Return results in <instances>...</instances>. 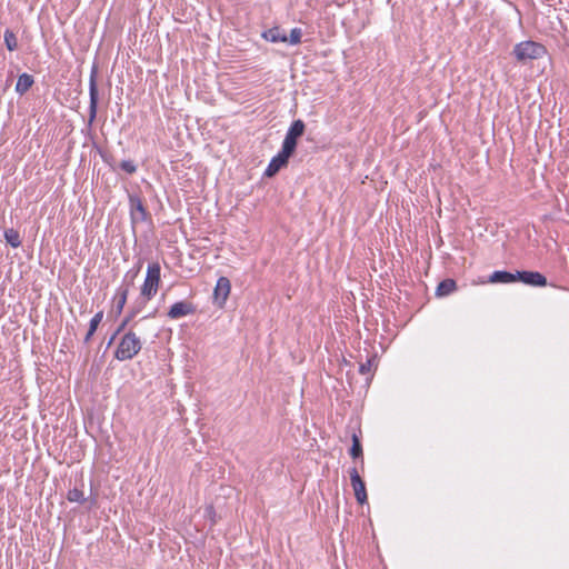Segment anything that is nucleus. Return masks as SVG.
Segmentation results:
<instances>
[{
  "instance_id": "obj_1",
  "label": "nucleus",
  "mask_w": 569,
  "mask_h": 569,
  "mask_svg": "<svg viewBox=\"0 0 569 569\" xmlns=\"http://www.w3.org/2000/svg\"><path fill=\"white\" fill-rule=\"evenodd\" d=\"M141 348L140 338L132 330H129L120 338L114 358L119 361L131 360L140 352Z\"/></svg>"
},
{
  "instance_id": "obj_2",
  "label": "nucleus",
  "mask_w": 569,
  "mask_h": 569,
  "mask_svg": "<svg viewBox=\"0 0 569 569\" xmlns=\"http://www.w3.org/2000/svg\"><path fill=\"white\" fill-rule=\"evenodd\" d=\"M546 53V47L532 40L519 42L513 47L512 50V54L515 56L516 60L520 63H526L529 60L540 59Z\"/></svg>"
},
{
  "instance_id": "obj_3",
  "label": "nucleus",
  "mask_w": 569,
  "mask_h": 569,
  "mask_svg": "<svg viewBox=\"0 0 569 569\" xmlns=\"http://www.w3.org/2000/svg\"><path fill=\"white\" fill-rule=\"evenodd\" d=\"M161 267L158 262L148 266L147 276L141 287L140 298H143V305L151 300L158 292L161 282Z\"/></svg>"
},
{
  "instance_id": "obj_4",
  "label": "nucleus",
  "mask_w": 569,
  "mask_h": 569,
  "mask_svg": "<svg viewBox=\"0 0 569 569\" xmlns=\"http://www.w3.org/2000/svg\"><path fill=\"white\" fill-rule=\"evenodd\" d=\"M305 131L306 124L301 119L292 121L286 133L281 148L295 154L298 146V140L305 134Z\"/></svg>"
},
{
  "instance_id": "obj_5",
  "label": "nucleus",
  "mask_w": 569,
  "mask_h": 569,
  "mask_svg": "<svg viewBox=\"0 0 569 569\" xmlns=\"http://www.w3.org/2000/svg\"><path fill=\"white\" fill-rule=\"evenodd\" d=\"M129 207L132 224L147 221L150 218V213L139 193H129Z\"/></svg>"
},
{
  "instance_id": "obj_6",
  "label": "nucleus",
  "mask_w": 569,
  "mask_h": 569,
  "mask_svg": "<svg viewBox=\"0 0 569 569\" xmlns=\"http://www.w3.org/2000/svg\"><path fill=\"white\" fill-rule=\"evenodd\" d=\"M97 77H98V67H97V64H93L91 68L90 78H89V96H90L89 124H91L97 117L98 100H99Z\"/></svg>"
},
{
  "instance_id": "obj_7",
  "label": "nucleus",
  "mask_w": 569,
  "mask_h": 569,
  "mask_svg": "<svg viewBox=\"0 0 569 569\" xmlns=\"http://www.w3.org/2000/svg\"><path fill=\"white\" fill-rule=\"evenodd\" d=\"M350 481L355 491L356 500L359 505H363L368 501V495L366 483L361 479L359 470L355 467L349 470Z\"/></svg>"
},
{
  "instance_id": "obj_8",
  "label": "nucleus",
  "mask_w": 569,
  "mask_h": 569,
  "mask_svg": "<svg viewBox=\"0 0 569 569\" xmlns=\"http://www.w3.org/2000/svg\"><path fill=\"white\" fill-rule=\"evenodd\" d=\"M293 154L281 148V150L276 154L269 162L264 176L271 178L276 176L282 168L288 166L289 159Z\"/></svg>"
},
{
  "instance_id": "obj_9",
  "label": "nucleus",
  "mask_w": 569,
  "mask_h": 569,
  "mask_svg": "<svg viewBox=\"0 0 569 569\" xmlns=\"http://www.w3.org/2000/svg\"><path fill=\"white\" fill-rule=\"evenodd\" d=\"M517 281H520L530 287H546L548 284L547 278L538 271H517Z\"/></svg>"
},
{
  "instance_id": "obj_10",
  "label": "nucleus",
  "mask_w": 569,
  "mask_h": 569,
  "mask_svg": "<svg viewBox=\"0 0 569 569\" xmlns=\"http://www.w3.org/2000/svg\"><path fill=\"white\" fill-rule=\"evenodd\" d=\"M196 312V306L187 300L173 303L167 312L170 319H180L182 317L193 315Z\"/></svg>"
},
{
  "instance_id": "obj_11",
  "label": "nucleus",
  "mask_w": 569,
  "mask_h": 569,
  "mask_svg": "<svg viewBox=\"0 0 569 569\" xmlns=\"http://www.w3.org/2000/svg\"><path fill=\"white\" fill-rule=\"evenodd\" d=\"M231 290V282L227 277H220L217 281L216 288L213 290V299L220 307H222Z\"/></svg>"
},
{
  "instance_id": "obj_12",
  "label": "nucleus",
  "mask_w": 569,
  "mask_h": 569,
  "mask_svg": "<svg viewBox=\"0 0 569 569\" xmlns=\"http://www.w3.org/2000/svg\"><path fill=\"white\" fill-rule=\"evenodd\" d=\"M489 281L492 283H511L517 281V271L509 272L505 270H497L491 273Z\"/></svg>"
},
{
  "instance_id": "obj_13",
  "label": "nucleus",
  "mask_w": 569,
  "mask_h": 569,
  "mask_svg": "<svg viewBox=\"0 0 569 569\" xmlns=\"http://www.w3.org/2000/svg\"><path fill=\"white\" fill-rule=\"evenodd\" d=\"M262 38L270 42H287V34L280 27H273L262 32Z\"/></svg>"
},
{
  "instance_id": "obj_14",
  "label": "nucleus",
  "mask_w": 569,
  "mask_h": 569,
  "mask_svg": "<svg viewBox=\"0 0 569 569\" xmlns=\"http://www.w3.org/2000/svg\"><path fill=\"white\" fill-rule=\"evenodd\" d=\"M349 455L352 459H360V468L363 469L365 461L362 445L360 438L356 433L352 435V446L349 450Z\"/></svg>"
},
{
  "instance_id": "obj_15",
  "label": "nucleus",
  "mask_w": 569,
  "mask_h": 569,
  "mask_svg": "<svg viewBox=\"0 0 569 569\" xmlns=\"http://www.w3.org/2000/svg\"><path fill=\"white\" fill-rule=\"evenodd\" d=\"M34 79L29 73H22L19 76L17 84H16V91L22 96L26 92L29 91V89L33 86Z\"/></svg>"
},
{
  "instance_id": "obj_16",
  "label": "nucleus",
  "mask_w": 569,
  "mask_h": 569,
  "mask_svg": "<svg viewBox=\"0 0 569 569\" xmlns=\"http://www.w3.org/2000/svg\"><path fill=\"white\" fill-rule=\"evenodd\" d=\"M456 289H457L456 281L453 279L448 278V279L442 280L438 284V287L436 289V295L438 297H446V296L452 293L453 291H456Z\"/></svg>"
},
{
  "instance_id": "obj_17",
  "label": "nucleus",
  "mask_w": 569,
  "mask_h": 569,
  "mask_svg": "<svg viewBox=\"0 0 569 569\" xmlns=\"http://www.w3.org/2000/svg\"><path fill=\"white\" fill-rule=\"evenodd\" d=\"M102 319H103V311H99L92 317V319L90 320V323H89V330L83 339V343L88 345L90 342L92 336L97 331Z\"/></svg>"
},
{
  "instance_id": "obj_18",
  "label": "nucleus",
  "mask_w": 569,
  "mask_h": 569,
  "mask_svg": "<svg viewBox=\"0 0 569 569\" xmlns=\"http://www.w3.org/2000/svg\"><path fill=\"white\" fill-rule=\"evenodd\" d=\"M128 295H129L128 288H118L116 296H114V300H116L114 308H116L117 313L122 312V310L127 303Z\"/></svg>"
},
{
  "instance_id": "obj_19",
  "label": "nucleus",
  "mask_w": 569,
  "mask_h": 569,
  "mask_svg": "<svg viewBox=\"0 0 569 569\" xmlns=\"http://www.w3.org/2000/svg\"><path fill=\"white\" fill-rule=\"evenodd\" d=\"M4 239L12 248L21 246V238L18 230L10 228L4 231Z\"/></svg>"
},
{
  "instance_id": "obj_20",
  "label": "nucleus",
  "mask_w": 569,
  "mask_h": 569,
  "mask_svg": "<svg viewBox=\"0 0 569 569\" xmlns=\"http://www.w3.org/2000/svg\"><path fill=\"white\" fill-rule=\"evenodd\" d=\"M142 266V262L140 261L138 263V267L137 269L134 270H129L126 274H124V278H123V281H122V284L119 287V288H128V291H130V287L133 286L134 283V280L140 271V268Z\"/></svg>"
},
{
  "instance_id": "obj_21",
  "label": "nucleus",
  "mask_w": 569,
  "mask_h": 569,
  "mask_svg": "<svg viewBox=\"0 0 569 569\" xmlns=\"http://www.w3.org/2000/svg\"><path fill=\"white\" fill-rule=\"evenodd\" d=\"M67 499L70 502L84 503L88 499L84 497L82 489L74 487L70 489L67 493Z\"/></svg>"
},
{
  "instance_id": "obj_22",
  "label": "nucleus",
  "mask_w": 569,
  "mask_h": 569,
  "mask_svg": "<svg viewBox=\"0 0 569 569\" xmlns=\"http://www.w3.org/2000/svg\"><path fill=\"white\" fill-rule=\"evenodd\" d=\"M3 38H4V44L9 51H14L18 49V39H17L16 33L12 30L7 29L4 31Z\"/></svg>"
},
{
  "instance_id": "obj_23",
  "label": "nucleus",
  "mask_w": 569,
  "mask_h": 569,
  "mask_svg": "<svg viewBox=\"0 0 569 569\" xmlns=\"http://www.w3.org/2000/svg\"><path fill=\"white\" fill-rule=\"evenodd\" d=\"M139 312H140L139 308L131 309L129 315L122 320V322L116 330V333H120L128 326V323L131 321V319H133Z\"/></svg>"
},
{
  "instance_id": "obj_24",
  "label": "nucleus",
  "mask_w": 569,
  "mask_h": 569,
  "mask_svg": "<svg viewBox=\"0 0 569 569\" xmlns=\"http://www.w3.org/2000/svg\"><path fill=\"white\" fill-rule=\"evenodd\" d=\"M301 29L293 28L290 32L289 38L287 37V42H289L290 44H299L301 42Z\"/></svg>"
},
{
  "instance_id": "obj_25",
  "label": "nucleus",
  "mask_w": 569,
  "mask_h": 569,
  "mask_svg": "<svg viewBox=\"0 0 569 569\" xmlns=\"http://www.w3.org/2000/svg\"><path fill=\"white\" fill-rule=\"evenodd\" d=\"M119 166L128 174H133L137 171V166L132 160H123Z\"/></svg>"
},
{
  "instance_id": "obj_26",
  "label": "nucleus",
  "mask_w": 569,
  "mask_h": 569,
  "mask_svg": "<svg viewBox=\"0 0 569 569\" xmlns=\"http://www.w3.org/2000/svg\"><path fill=\"white\" fill-rule=\"evenodd\" d=\"M373 362H375V357H373V358L368 359V360H367L366 362H363V363H360V366H359V372H360L361 375H371Z\"/></svg>"
},
{
  "instance_id": "obj_27",
  "label": "nucleus",
  "mask_w": 569,
  "mask_h": 569,
  "mask_svg": "<svg viewBox=\"0 0 569 569\" xmlns=\"http://www.w3.org/2000/svg\"><path fill=\"white\" fill-rule=\"evenodd\" d=\"M146 305H143V298H141L140 301H137L136 305L132 307V309H137L139 308L140 311L142 310V308L144 307Z\"/></svg>"
},
{
  "instance_id": "obj_28",
  "label": "nucleus",
  "mask_w": 569,
  "mask_h": 569,
  "mask_svg": "<svg viewBox=\"0 0 569 569\" xmlns=\"http://www.w3.org/2000/svg\"><path fill=\"white\" fill-rule=\"evenodd\" d=\"M118 333H113L112 337L110 338V340H108V347L111 346V343L113 342V340L116 339Z\"/></svg>"
},
{
  "instance_id": "obj_29",
  "label": "nucleus",
  "mask_w": 569,
  "mask_h": 569,
  "mask_svg": "<svg viewBox=\"0 0 569 569\" xmlns=\"http://www.w3.org/2000/svg\"><path fill=\"white\" fill-rule=\"evenodd\" d=\"M96 502H97V501H96V499H94V498L90 499V506H94V505H96Z\"/></svg>"
}]
</instances>
